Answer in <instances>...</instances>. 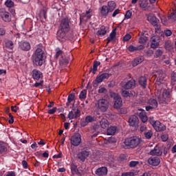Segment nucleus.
Segmentation results:
<instances>
[{
    "label": "nucleus",
    "instance_id": "22",
    "mask_svg": "<svg viewBox=\"0 0 176 176\" xmlns=\"http://www.w3.org/2000/svg\"><path fill=\"white\" fill-rule=\"evenodd\" d=\"M68 34V32H64L60 29H58L57 32V39L60 41L61 42L65 41V36Z\"/></svg>",
    "mask_w": 176,
    "mask_h": 176
},
{
    "label": "nucleus",
    "instance_id": "16",
    "mask_svg": "<svg viewBox=\"0 0 176 176\" xmlns=\"http://www.w3.org/2000/svg\"><path fill=\"white\" fill-rule=\"evenodd\" d=\"M129 126L137 127L138 126V117L137 116H131L129 118Z\"/></svg>",
    "mask_w": 176,
    "mask_h": 176
},
{
    "label": "nucleus",
    "instance_id": "2",
    "mask_svg": "<svg viewBox=\"0 0 176 176\" xmlns=\"http://www.w3.org/2000/svg\"><path fill=\"white\" fill-rule=\"evenodd\" d=\"M141 144V138L138 136H132L131 138H128L124 140V144L126 146H129L132 149L134 148H137L138 145Z\"/></svg>",
    "mask_w": 176,
    "mask_h": 176
},
{
    "label": "nucleus",
    "instance_id": "24",
    "mask_svg": "<svg viewBox=\"0 0 176 176\" xmlns=\"http://www.w3.org/2000/svg\"><path fill=\"white\" fill-rule=\"evenodd\" d=\"M70 167H71L72 174L73 175L82 176V173L79 172V170L78 169V166H76L75 164H72Z\"/></svg>",
    "mask_w": 176,
    "mask_h": 176
},
{
    "label": "nucleus",
    "instance_id": "59",
    "mask_svg": "<svg viewBox=\"0 0 176 176\" xmlns=\"http://www.w3.org/2000/svg\"><path fill=\"white\" fill-rule=\"evenodd\" d=\"M130 39H131V35L130 34H126L123 38V40L125 42H128V41H130Z\"/></svg>",
    "mask_w": 176,
    "mask_h": 176
},
{
    "label": "nucleus",
    "instance_id": "5",
    "mask_svg": "<svg viewBox=\"0 0 176 176\" xmlns=\"http://www.w3.org/2000/svg\"><path fill=\"white\" fill-rule=\"evenodd\" d=\"M170 98V92L167 89H164L162 94L158 96V100L160 104H167Z\"/></svg>",
    "mask_w": 176,
    "mask_h": 176
},
{
    "label": "nucleus",
    "instance_id": "39",
    "mask_svg": "<svg viewBox=\"0 0 176 176\" xmlns=\"http://www.w3.org/2000/svg\"><path fill=\"white\" fill-rule=\"evenodd\" d=\"M73 100H75V94L74 93L70 94L68 96L67 102L66 103L67 107H69V105H70L71 102H72Z\"/></svg>",
    "mask_w": 176,
    "mask_h": 176
},
{
    "label": "nucleus",
    "instance_id": "63",
    "mask_svg": "<svg viewBox=\"0 0 176 176\" xmlns=\"http://www.w3.org/2000/svg\"><path fill=\"white\" fill-rule=\"evenodd\" d=\"M134 175L133 173H124L122 174V176H133Z\"/></svg>",
    "mask_w": 176,
    "mask_h": 176
},
{
    "label": "nucleus",
    "instance_id": "34",
    "mask_svg": "<svg viewBox=\"0 0 176 176\" xmlns=\"http://www.w3.org/2000/svg\"><path fill=\"white\" fill-rule=\"evenodd\" d=\"M100 13H101L102 16H108L109 13H111V12L109 11L108 6H103L101 8Z\"/></svg>",
    "mask_w": 176,
    "mask_h": 176
},
{
    "label": "nucleus",
    "instance_id": "12",
    "mask_svg": "<svg viewBox=\"0 0 176 176\" xmlns=\"http://www.w3.org/2000/svg\"><path fill=\"white\" fill-rule=\"evenodd\" d=\"M80 116V110L79 109H73L68 114L69 119H78Z\"/></svg>",
    "mask_w": 176,
    "mask_h": 176
},
{
    "label": "nucleus",
    "instance_id": "54",
    "mask_svg": "<svg viewBox=\"0 0 176 176\" xmlns=\"http://www.w3.org/2000/svg\"><path fill=\"white\" fill-rule=\"evenodd\" d=\"M56 55H55L56 58H57L58 57H60V56H63V52L59 48H57L56 50Z\"/></svg>",
    "mask_w": 176,
    "mask_h": 176
},
{
    "label": "nucleus",
    "instance_id": "47",
    "mask_svg": "<svg viewBox=\"0 0 176 176\" xmlns=\"http://www.w3.org/2000/svg\"><path fill=\"white\" fill-rule=\"evenodd\" d=\"M168 20H170V21H176V11L172 12L168 16Z\"/></svg>",
    "mask_w": 176,
    "mask_h": 176
},
{
    "label": "nucleus",
    "instance_id": "11",
    "mask_svg": "<svg viewBox=\"0 0 176 176\" xmlns=\"http://www.w3.org/2000/svg\"><path fill=\"white\" fill-rule=\"evenodd\" d=\"M110 76H112L111 74L102 73V74H99L95 80V83H101L105 79H109Z\"/></svg>",
    "mask_w": 176,
    "mask_h": 176
},
{
    "label": "nucleus",
    "instance_id": "37",
    "mask_svg": "<svg viewBox=\"0 0 176 176\" xmlns=\"http://www.w3.org/2000/svg\"><path fill=\"white\" fill-rule=\"evenodd\" d=\"M107 8L110 13L112 12V11L115 10V9L116 8V3H115V1H109Z\"/></svg>",
    "mask_w": 176,
    "mask_h": 176
},
{
    "label": "nucleus",
    "instance_id": "52",
    "mask_svg": "<svg viewBox=\"0 0 176 176\" xmlns=\"http://www.w3.org/2000/svg\"><path fill=\"white\" fill-rule=\"evenodd\" d=\"M138 164H140V162L138 161H131L129 162V167H136Z\"/></svg>",
    "mask_w": 176,
    "mask_h": 176
},
{
    "label": "nucleus",
    "instance_id": "41",
    "mask_svg": "<svg viewBox=\"0 0 176 176\" xmlns=\"http://www.w3.org/2000/svg\"><path fill=\"white\" fill-rule=\"evenodd\" d=\"M139 117L143 123L148 122V116H146V114H145V112L140 113Z\"/></svg>",
    "mask_w": 176,
    "mask_h": 176
},
{
    "label": "nucleus",
    "instance_id": "51",
    "mask_svg": "<svg viewBox=\"0 0 176 176\" xmlns=\"http://www.w3.org/2000/svg\"><path fill=\"white\" fill-rule=\"evenodd\" d=\"M94 120H96V118L91 116H87L85 118V121L88 123H91L92 122H94Z\"/></svg>",
    "mask_w": 176,
    "mask_h": 176
},
{
    "label": "nucleus",
    "instance_id": "60",
    "mask_svg": "<svg viewBox=\"0 0 176 176\" xmlns=\"http://www.w3.org/2000/svg\"><path fill=\"white\" fill-rule=\"evenodd\" d=\"M6 34V29L4 28H0V36H3Z\"/></svg>",
    "mask_w": 176,
    "mask_h": 176
},
{
    "label": "nucleus",
    "instance_id": "29",
    "mask_svg": "<svg viewBox=\"0 0 176 176\" xmlns=\"http://www.w3.org/2000/svg\"><path fill=\"white\" fill-rule=\"evenodd\" d=\"M100 126L101 129H107L109 126V122L106 118H102L99 121Z\"/></svg>",
    "mask_w": 176,
    "mask_h": 176
},
{
    "label": "nucleus",
    "instance_id": "62",
    "mask_svg": "<svg viewBox=\"0 0 176 176\" xmlns=\"http://www.w3.org/2000/svg\"><path fill=\"white\" fill-rule=\"evenodd\" d=\"M161 21L164 25H166L167 24V18H166V16H162L161 18Z\"/></svg>",
    "mask_w": 176,
    "mask_h": 176
},
{
    "label": "nucleus",
    "instance_id": "14",
    "mask_svg": "<svg viewBox=\"0 0 176 176\" xmlns=\"http://www.w3.org/2000/svg\"><path fill=\"white\" fill-rule=\"evenodd\" d=\"M19 47L23 52H28V50H31V45L27 41H21L19 43Z\"/></svg>",
    "mask_w": 176,
    "mask_h": 176
},
{
    "label": "nucleus",
    "instance_id": "57",
    "mask_svg": "<svg viewBox=\"0 0 176 176\" xmlns=\"http://www.w3.org/2000/svg\"><path fill=\"white\" fill-rule=\"evenodd\" d=\"M140 131V133H143V134L144 133H146V125H141Z\"/></svg>",
    "mask_w": 176,
    "mask_h": 176
},
{
    "label": "nucleus",
    "instance_id": "6",
    "mask_svg": "<svg viewBox=\"0 0 176 176\" xmlns=\"http://www.w3.org/2000/svg\"><path fill=\"white\" fill-rule=\"evenodd\" d=\"M149 122L155 129V131H164V130H166L165 125L161 123L160 121H155L150 118Z\"/></svg>",
    "mask_w": 176,
    "mask_h": 176
},
{
    "label": "nucleus",
    "instance_id": "20",
    "mask_svg": "<svg viewBox=\"0 0 176 176\" xmlns=\"http://www.w3.org/2000/svg\"><path fill=\"white\" fill-rule=\"evenodd\" d=\"M91 12H93V10L89 9V10L86 11V13H82L80 16V21L82 23V20H89V19L91 18Z\"/></svg>",
    "mask_w": 176,
    "mask_h": 176
},
{
    "label": "nucleus",
    "instance_id": "3",
    "mask_svg": "<svg viewBox=\"0 0 176 176\" xmlns=\"http://www.w3.org/2000/svg\"><path fill=\"white\" fill-rule=\"evenodd\" d=\"M110 97L114 100L113 108L115 109H119L122 105V100L120 96L115 92H110Z\"/></svg>",
    "mask_w": 176,
    "mask_h": 176
},
{
    "label": "nucleus",
    "instance_id": "44",
    "mask_svg": "<svg viewBox=\"0 0 176 176\" xmlns=\"http://www.w3.org/2000/svg\"><path fill=\"white\" fill-rule=\"evenodd\" d=\"M144 135L146 140H151L152 138V135H153V133L152 131L149 130L147 132H144Z\"/></svg>",
    "mask_w": 176,
    "mask_h": 176
},
{
    "label": "nucleus",
    "instance_id": "55",
    "mask_svg": "<svg viewBox=\"0 0 176 176\" xmlns=\"http://www.w3.org/2000/svg\"><path fill=\"white\" fill-rule=\"evenodd\" d=\"M133 14V12H131V10H128L126 11V14H125V19H131V16Z\"/></svg>",
    "mask_w": 176,
    "mask_h": 176
},
{
    "label": "nucleus",
    "instance_id": "21",
    "mask_svg": "<svg viewBox=\"0 0 176 176\" xmlns=\"http://www.w3.org/2000/svg\"><path fill=\"white\" fill-rule=\"evenodd\" d=\"M1 17L4 21H6V23H9V21H11L12 20L10 13L6 11H3L1 12Z\"/></svg>",
    "mask_w": 176,
    "mask_h": 176
},
{
    "label": "nucleus",
    "instance_id": "26",
    "mask_svg": "<svg viewBox=\"0 0 176 176\" xmlns=\"http://www.w3.org/2000/svg\"><path fill=\"white\" fill-rule=\"evenodd\" d=\"M4 43L6 48L8 49V50H13V49H14V43L12 40L5 39Z\"/></svg>",
    "mask_w": 176,
    "mask_h": 176
},
{
    "label": "nucleus",
    "instance_id": "61",
    "mask_svg": "<svg viewBox=\"0 0 176 176\" xmlns=\"http://www.w3.org/2000/svg\"><path fill=\"white\" fill-rule=\"evenodd\" d=\"M56 111H57V107H54L48 111V113L50 115H53Z\"/></svg>",
    "mask_w": 176,
    "mask_h": 176
},
{
    "label": "nucleus",
    "instance_id": "42",
    "mask_svg": "<svg viewBox=\"0 0 176 176\" xmlns=\"http://www.w3.org/2000/svg\"><path fill=\"white\" fill-rule=\"evenodd\" d=\"M139 84L143 87H146V78L142 76L139 79Z\"/></svg>",
    "mask_w": 176,
    "mask_h": 176
},
{
    "label": "nucleus",
    "instance_id": "43",
    "mask_svg": "<svg viewBox=\"0 0 176 176\" xmlns=\"http://www.w3.org/2000/svg\"><path fill=\"white\" fill-rule=\"evenodd\" d=\"M162 56H163V51L161 49L156 50L154 57L155 58H159V57H162Z\"/></svg>",
    "mask_w": 176,
    "mask_h": 176
},
{
    "label": "nucleus",
    "instance_id": "38",
    "mask_svg": "<svg viewBox=\"0 0 176 176\" xmlns=\"http://www.w3.org/2000/svg\"><path fill=\"white\" fill-rule=\"evenodd\" d=\"M69 63V60L67 58H64V56H62L61 58L59 60V64L60 67H65V65H68Z\"/></svg>",
    "mask_w": 176,
    "mask_h": 176
},
{
    "label": "nucleus",
    "instance_id": "8",
    "mask_svg": "<svg viewBox=\"0 0 176 176\" xmlns=\"http://www.w3.org/2000/svg\"><path fill=\"white\" fill-rule=\"evenodd\" d=\"M80 142H82L80 134L76 133L73 136H72L70 139V144L73 145V146H79V145H80Z\"/></svg>",
    "mask_w": 176,
    "mask_h": 176
},
{
    "label": "nucleus",
    "instance_id": "9",
    "mask_svg": "<svg viewBox=\"0 0 176 176\" xmlns=\"http://www.w3.org/2000/svg\"><path fill=\"white\" fill-rule=\"evenodd\" d=\"M150 23L153 25L155 32H159L160 31V21L156 17V16H151L150 18Z\"/></svg>",
    "mask_w": 176,
    "mask_h": 176
},
{
    "label": "nucleus",
    "instance_id": "36",
    "mask_svg": "<svg viewBox=\"0 0 176 176\" xmlns=\"http://www.w3.org/2000/svg\"><path fill=\"white\" fill-rule=\"evenodd\" d=\"M115 36H116V28L113 30L112 32L110 33L109 36L107 38V45L113 41Z\"/></svg>",
    "mask_w": 176,
    "mask_h": 176
},
{
    "label": "nucleus",
    "instance_id": "15",
    "mask_svg": "<svg viewBox=\"0 0 176 176\" xmlns=\"http://www.w3.org/2000/svg\"><path fill=\"white\" fill-rule=\"evenodd\" d=\"M90 155V153L87 151H82L78 153L77 157L79 160L81 162H85L87 157H89V155Z\"/></svg>",
    "mask_w": 176,
    "mask_h": 176
},
{
    "label": "nucleus",
    "instance_id": "19",
    "mask_svg": "<svg viewBox=\"0 0 176 176\" xmlns=\"http://www.w3.org/2000/svg\"><path fill=\"white\" fill-rule=\"evenodd\" d=\"M144 49H145V46L142 45H140L136 47L131 45L128 47V50L129 52H131V53H133L134 52H138L140 50H144Z\"/></svg>",
    "mask_w": 176,
    "mask_h": 176
},
{
    "label": "nucleus",
    "instance_id": "7",
    "mask_svg": "<svg viewBox=\"0 0 176 176\" xmlns=\"http://www.w3.org/2000/svg\"><path fill=\"white\" fill-rule=\"evenodd\" d=\"M70 29L71 28L69 27V20H68L67 18L63 19L60 21L58 30L66 32H69Z\"/></svg>",
    "mask_w": 176,
    "mask_h": 176
},
{
    "label": "nucleus",
    "instance_id": "45",
    "mask_svg": "<svg viewBox=\"0 0 176 176\" xmlns=\"http://www.w3.org/2000/svg\"><path fill=\"white\" fill-rule=\"evenodd\" d=\"M8 151V148L5 146V144L0 142V155H2L3 152H6Z\"/></svg>",
    "mask_w": 176,
    "mask_h": 176
},
{
    "label": "nucleus",
    "instance_id": "4",
    "mask_svg": "<svg viewBox=\"0 0 176 176\" xmlns=\"http://www.w3.org/2000/svg\"><path fill=\"white\" fill-rule=\"evenodd\" d=\"M108 108H109V100L104 98L98 100V109H99L100 112H107V111H108Z\"/></svg>",
    "mask_w": 176,
    "mask_h": 176
},
{
    "label": "nucleus",
    "instance_id": "31",
    "mask_svg": "<svg viewBox=\"0 0 176 176\" xmlns=\"http://www.w3.org/2000/svg\"><path fill=\"white\" fill-rule=\"evenodd\" d=\"M118 128L115 126H111L107 129V135H115L116 134V131Z\"/></svg>",
    "mask_w": 176,
    "mask_h": 176
},
{
    "label": "nucleus",
    "instance_id": "13",
    "mask_svg": "<svg viewBox=\"0 0 176 176\" xmlns=\"http://www.w3.org/2000/svg\"><path fill=\"white\" fill-rule=\"evenodd\" d=\"M151 49H156L160 45V38L159 36H153L151 38Z\"/></svg>",
    "mask_w": 176,
    "mask_h": 176
},
{
    "label": "nucleus",
    "instance_id": "32",
    "mask_svg": "<svg viewBox=\"0 0 176 176\" xmlns=\"http://www.w3.org/2000/svg\"><path fill=\"white\" fill-rule=\"evenodd\" d=\"M143 61H144V56H138L133 60V61L132 62V65L133 67H137L138 64H141V63H142Z\"/></svg>",
    "mask_w": 176,
    "mask_h": 176
},
{
    "label": "nucleus",
    "instance_id": "27",
    "mask_svg": "<svg viewBox=\"0 0 176 176\" xmlns=\"http://www.w3.org/2000/svg\"><path fill=\"white\" fill-rule=\"evenodd\" d=\"M155 76L157 79H159L160 83H162V82H163L166 78V73L163 72L162 70H158Z\"/></svg>",
    "mask_w": 176,
    "mask_h": 176
},
{
    "label": "nucleus",
    "instance_id": "25",
    "mask_svg": "<svg viewBox=\"0 0 176 176\" xmlns=\"http://www.w3.org/2000/svg\"><path fill=\"white\" fill-rule=\"evenodd\" d=\"M96 174L99 176L107 175L108 174V169L107 167L98 168L96 171Z\"/></svg>",
    "mask_w": 176,
    "mask_h": 176
},
{
    "label": "nucleus",
    "instance_id": "64",
    "mask_svg": "<svg viewBox=\"0 0 176 176\" xmlns=\"http://www.w3.org/2000/svg\"><path fill=\"white\" fill-rule=\"evenodd\" d=\"M6 176H16V173L14 171L8 172Z\"/></svg>",
    "mask_w": 176,
    "mask_h": 176
},
{
    "label": "nucleus",
    "instance_id": "30",
    "mask_svg": "<svg viewBox=\"0 0 176 176\" xmlns=\"http://www.w3.org/2000/svg\"><path fill=\"white\" fill-rule=\"evenodd\" d=\"M122 97H124L125 98H128V97H134L135 96V92L133 91H126V90H122Z\"/></svg>",
    "mask_w": 176,
    "mask_h": 176
},
{
    "label": "nucleus",
    "instance_id": "46",
    "mask_svg": "<svg viewBox=\"0 0 176 176\" xmlns=\"http://www.w3.org/2000/svg\"><path fill=\"white\" fill-rule=\"evenodd\" d=\"M87 94V90L86 89H83L80 94V96H79V98L80 100H85L86 98V96Z\"/></svg>",
    "mask_w": 176,
    "mask_h": 176
},
{
    "label": "nucleus",
    "instance_id": "1",
    "mask_svg": "<svg viewBox=\"0 0 176 176\" xmlns=\"http://www.w3.org/2000/svg\"><path fill=\"white\" fill-rule=\"evenodd\" d=\"M43 46L38 45L32 56L34 67H42L43 61L46 58V54L43 51Z\"/></svg>",
    "mask_w": 176,
    "mask_h": 176
},
{
    "label": "nucleus",
    "instance_id": "17",
    "mask_svg": "<svg viewBox=\"0 0 176 176\" xmlns=\"http://www.w3.org/2000/svg\"><path fill=\"white\" fill-rule=\"evenodd\" d=\"M148 164H151V166L156 167L160 164V158L158 157H150L148 160Z\"/></svg>",
    "mask_w": 176,
    "mask_h": 176
},
{
    "label": "nucleus",
    "instance_id": "28",
    "mask_svg": "<svg viewBox=\"0 0 176 176\" xmlns=\"http://www.w3.org/2000/svg\"><path fill=\"white\" fill-rule=\"evenodd\" d=\"M100 65H101V63L100 61H97V60L94 61L93 68L90 67L89 72H92L94 75L96 74V72H97L98 71V67Z\"/></svg>",
    "mask_w": 176,
    "mask_h": 176
},
{
    "label": "nucleus",
    "instance_id": "48",
    "mask_svg": "<svg viewBox=\"0 0 176 176\" xmlns=\"http://www.w3.org/2000/svg\"><path fill=\"white\" fill-rule=\"evenodd\" d=\"M140 8L145 9V8L148 7V0H141L140 3Z\"/></svg>",
    "mask_w": 176,
    "mask_h": 176
},
{
    "label": "nucleus",
    "instance_id": "58",
    "mask_svg": "<svg viewBox=\"0 0 176 176\" xmlns=\"http://www.w3.org/2000/svg\"><path fill=\"white\" fill-rule=\"evenodd\" d=\"M98 92L100 94H105L107 93V89H105L104 87L100 88Z\"/></svg>",
    "mask_w": 176,
    "mask_h": 176
},
{
    "label": "nucleus",
    "instance_id": "18",
    "mask_svg": "<svg viewBox=\"0 0 176 176\" xmlns=\"http://www.w3.org/2000/svg\"><path fill=\"white\" fill-rule=\"evenodd\" d=\"M32 75L34 80H39V79H42V78H43V74H42V72H41V71H38L37 69H34L32 72Z\"/></svg>",
    "mask_w": 176,
    "mask_h": 176
},
{
    "label": "nucleus",
    "instance_id": "53",
    "mask_svg": "<svg viewBox=\"0 0 176 176\" xmlns=\"http://www.w3.org/2000/svg\"><path fill=\"white\" fill-rule=\"evenodd\" d=\"M144 53L146 54V56H147V57H151L153 56V50H145Z\"/></svg>",
    "mask_w": 176,
    "mask_h": 176
},
{
    "label": "nucleus",
    "instance_id": "23",
    "mask_svg": "<svg viewBox=\"0 0 176 176\" xmlns=\"http://www.w3.org/2000/svg\"><path fill=\"white\" fill-rule=\"evenodd\" d=\"M163 152L160 149V147L156 146L153 150L150 151V155L153 156H162Z\"/></svg>",
    "mask_w": 176,
    "mask_h": 176
},
{
    "label": "nucleus",
    "instance_id": "50",
    "mask_svg": "<svg viewBox=\"0 0 176 176\" xmlns=\"http://www.w3.org/2000/svg\"><path fill=\"white\" fill-rule=\"evenodd\" d=\"M5 5L7 8H13V6H14V3L12 0H6Z\"/></svg>",
    "mask_w": 176,
    "mask_h": 176
},
{
    "label": "nucleus",
    "instance_id": "49",
    "mask_svg": "<svg viewBox=\"0 0 176 176\" xmlns=\"http://www.w3.org/2000/svg\"><path fill=\"white\" fill-rule=\"evenodd\" d=\"M146 41H148V37H146V36H141L139 38V43H146Z\"/></svg>",
    "mask_w": 176,
    "mask_h": 176
},
{
    "label": "nucleus",
    "instance_id": "56",
    "mask_svg": "<svg viewBox=\"0 0 176 176\" xmlns=\"http://www.w3.org/2000/svg\"><path fill=\"white\" fill-rule=\"evenodd\" d=\"M164 32L166 36H171L173 35V32L170 30H165Z\"/></svg>",
    "mask_w": 176,
    "mask_h": 176
},
{
    "label": "nucleus",
    "instance_id": "40",
    "mask_svg": "<svg viewBox=\"0 0 176 176\" xmlns=\"http://www.w3.org/2000/svg\"><path fill=\"white\" fill-rule=\"evenodd\" d=\"M148 105L151 106L154 109L157 108V100L155 99H150L148 100Z\"/></svg>",
    "mask_w": 176,
    "mask_h": 176
},
{
    "label": "nucleus",
    "instance_id": "33",
    "mask_svg": "<svg viewBox=\"0 0 176 176\" xmlns=\"http://www.w3.org/2000/svg\"><path fill=\"white\" fill-rule=\"evenodd\" d=\"M164 48L168 52H171V50H173V49H174V47L173 46V43H171V41L168 40V41H165V43H164Z\"/></svg>",
    "mask_w": 176,
    "mask_h": 176
},
{
    "label": "nucleus",
    "instance_id": "35",
    "mask_svg": "<svg viewBox=\"0 0 176 176\" xmlns=\"http://www.w3.org/2000/svg\"><path fill=\"white\" fill-rule=\"evenodd\" d=\"M107 34V28L105 26H101L100 30H98L96 34L98 36H104Z\"/></svg>",
    "mask_w": 176,
    "mask_h": 176
},
{
    "label": "nucleus",
    "instance_id": "10",
    "mask_svg": "<svg viewBox=\"0 0 176 176\" xmlns=\"http://www.w3.org/2000/svg\"><path fill=\"white\" fill-rule=\"evenodd\" d=\"M121 85L125 90H131L135 87V80L132 79L125 83L122 82Z\"/></svg>",
    "mask_w": 176,
    "mask_h": 176
}]
</instances>
